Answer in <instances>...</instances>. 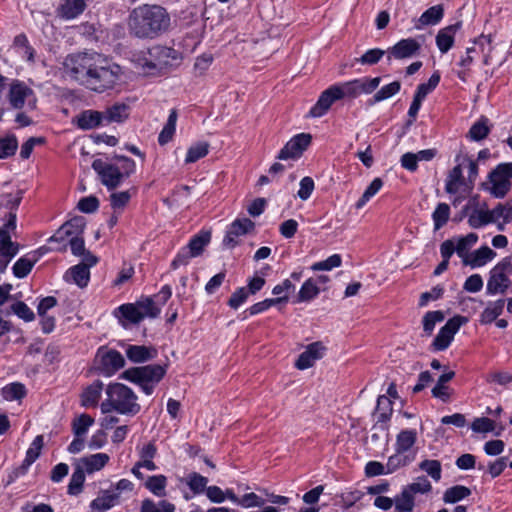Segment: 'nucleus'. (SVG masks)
<instances>
[{"label": "nucleus", "mask_w": 512, "mask_h": 512, "mask_svg": "<svg viewBox=\"0 0 512 512\" xmlns=\"http://www.w3.org/2000/svg\"><path fill=\"white\" fill-rule=\"evenodd\" d=\"M489 132L488 119L481 117L471 126L468 135L474 141H481L488 136Z\"/></svg>", "instance_id": "nucleus-43"}, {"label": "nucleus", "mask_w": 512, "mask_h": 512, "mask_svg": "<svg viewBox=\"0 0 512 512\" xmlns=\"http://www.w3.org/2000/svg\"><path fill=\"white\" fill-rule=\"evenodd\" d=\"M467 321L468 319L466 317L460 315L449 319L435 337L433 341L434 348L439 351L445 350L450 345L460 327L466 324Z\"/></svg>", "instance_id": "nucleus-10"}, {"label": "nucleus", "mask_w": 512, "mask_h": 512, "mask_svg": "<svg viewBox=\"0 0 512 512\" xmlns=\"http://www.w3.org/2000/svg\"><path fill=\"white\" fill-rule=\"evenodd\" d=\"M33 91L23 83L18 81L10 86L9 101L13 108L21 109L25 104V99L32 95Z\"/></svg>", "instance_id": "nucleus-21"}, {"label": "nucleus", "mask_w": 512, "mask_h": 512, "mask_svg": "<svg viewBox=\"0 0 512 512\" xmlns=\"http://www.w3.org/2000/svg\"><path fill=\"white\" fill-rule=\"evenodd\" d=\"M86 225L85 218L82 216L74 217L71 220L65 222L62 226L69 230V235L73 236H81L83 234L84 228Z\"/></svg>", "instance_id": "nucleus-64"}, {"label": "nucleus", "mask_w": 512, "mask_h": 512, "mask_svg": "<svg viewBox=\"0 0 512 512\" xmlns=\"http://www.w3.org/2000/svg\"><path fill=\"white\" fill-rule=\"evenodd\" d=\"M103 390V383L101 381H95L90 386H88L81 396V404L82 406L88 407H96Z\"/></svg>", "instance_id": "nucleus-28"}, {"label": "nucleus", "mask_w": 512, "mask_h": 512, "mask_svg": "<svg viewBox=\"0 0 512 512\" xmlns=\"http://www.w3.org/2000/svg\"><path fill=\"white\" fill-rule=\"evenodd\" d=\"M98 259L93 254H86V258L71 267L65 274L64 278L68 282H73L80 288L87 286L90 279V268L97 263Z\"/></svg>", "instance_id": "nucleus-8"}, {"label": "nucleus", "mask_w": 512, "mask_h": 512, "mask_svg": "<svg viewBox=\"0 0 512 512\" xmlns=\"http://www.w3.org/2000/svg\"><path fill=\"white\" fill-rule=\"evenodd\" d=\"M177 111L171 110L168 120L159 134L158 142L160 145H165L173 138L176 129Z\"/></svg>", "instance_id": "nucleus-38"}, {"label": "nucleus", "mask_w": 512, "mask_h": 512, "mask_svg": "<svg viewBox=\"0 0 512 512\" xmlns=\"http://www.w3.org/2000/svg\"><path fill=\"white\" fill-rule=\"evenodd\" d=\"M118 311L123 318L131 323H139L143 319L142 312L136 304H123Z\"/></svg>", "instance_id": "nucleus-56"}, {"label": "nucleus", "mask_w": 512, "mask_h": 512, "mask_svg": "<svg viewBox=\"0 0 512 512\" xmlns=\"http://www.w3.org/2000/svg\"><path fill=\"white\" fill-rule=\"evenodd\" d=\"M494 222L497 220H504L505 222H512V198L504 203H498L492 210Z\"/></svg>", "instance_id": "nucleus-45"}, {"label": "nucleus", "mask_w": 512, "mask_h": 512, "mask_svg": "<svg viewBox=\"0 0 512 512\" xmlns=\"http://www.w3.org/2000/svg\"><path fill=\"white\" fill-rule=\"evenodd\" d=\"M312 137L308 133H300L291 138L280 150L277 158L279 160H296L300 158L303 152L308 148Z\"/></svg>", "instance_id": "nucleus-11"}, {"label": "nucleus", "mask_w": 512, "mask_h": 512, "mask_svg": "<svg viewBox=\"0 0 512 512\" xmlns=\"http://www.w3.org/2000/svg\"><path fill=\"white\" fill-rule=\"evenodd\" d=\"M471 495V490L463 485H455L448 488L443 495L445 503H456Z\"/></svg>", "instance_id": "nucleus-39"}, {"label": "nucleus", "mask_w": 512, "mask_h": 512, "mask_svg": "<svg viewBox=\"0 0 512 512\" xmlns=\"http://www.w3.org/2000/svg\"><path fill=\"white\" fill-rule=\"evenodd\" d=\"M504 303L503 299L489 303L480 315V322L482 324H490L495 321L502 314Z\"/></svg>", "instance_id": "nucleus-34"}, {"label": "nucleus", "mask_w": 512, "mask_h": 512, "mask_svg": "<svg viewBox=\"0 0 512 512\" xmlns=\"http://www.w3.org/2000/svg\"><path fill=\"white\" fill-rule=\"evenodd\" d=\"M2 396L7 401L21 400L26 396V388L21 383H11L2 388Z\"/></svg>", "instance_id": "nucleus-44"}, {"label": "nucleus", "mask_w": 512, "mask_h": 512, "mask_svg": "<svg viewBox=\"0 0 512 512\" xmlns=\"http://www.w3.org/2000/svg\"><path fill=\"white\" fill-rule=\"evenodd\" d=\"M209 151V144L207 142H199L195 145H192L186 155L185 162L186 163H194L197 160L205 157Z\"/></svg>", "instance_id": "nucleus-57"}, {"label": "nucleus", "mask_w": 512, "mask_h": 512, "mask_svg": "<svg viewBox=\"0 0 512 512\" xmlns=\"http://www.w3.org/2000/svg\"><path fill=\"white\" fill-rule=\"evenodd\" d=\"M63 69L67 76L98 93L113 89L122 76L118 64L111 63L96 52L68 55L64 59Z\"/></svg>", "instance_id": "nucleus-1"}, {"label": "nucleus", "mask_w": 512, "mask_h": 512, "mask_svg": "<svg viewBox=\"0 0 512 512\" xmlns=\"http://www.w3.org/2000/svg\"><path fill=\"white\" fill-rule=\"evenodd\" d=\"M175 506L174 504L168 501H160L157 505L154 501L150 499H145L142 501L141 512H174Z\"/></svg>", "instance_id": "nucleus-51"}, {"label": "nucleus", "mask_w": 512, "mask_h": 512, "mask_svg": "<svg viewBox=\"0 0 512 512\" xmlns=\"http://www.w3.org/2000/svg\"><path fill=\"white\" fill-rule=\"evenodd\" d=\"M444 16V7L442 4H438L430 7L418 18L415 24L416 29H422L424 26L438 24Z\"/></svg>", "instance_id": "nucleus-22"}, {"label": "nucleus", "mask_w": 512, "mask_h": 512, "mask_svg": "<svg viewBox=\"0 0 512 512\" xmlns=\"http://www.w3.org/2000/svg\"><path fill=\"white\" fill-rule=\"evenodd\" d=\"M383 186V181L381 178H375L370 185L366 188L361 198L356 202L355 207L357 209H361L365 206V204L379 192V190Z\"/></svg>", "instance_id": "nucleus-52"}, {"label": "nucleus", "mask_w": 512, "mask_h": 512, "mask_svg": "<svg viewBox=\"0 0 512 512\" xmlns=\"http://www.w3.org/2000/svg\"><path fill=\"white\" fill-rule=\"evenodd\" d=\"M104 121L103 113L87 110L77 116V126L83 130H90L99 126Z\"/></svg>", "instance_id": "nucleus-27"}, {"label": "nucleus", "mask_w": 512, "mask_h": 512, "mask_svg": "<svg viewBox=\"0 0 512 512\" xmlns=\"http://www.w3.org/2000/svg\"><path fill=\"white\" fill-rule=\"evenodd\" d=\"M254 228L255 223L248 218L234 220L228 227L223 239L224 247L229 249L236 247L239 244L238 238L249 234Z\"/></svg>", "instance_id": "nucleus-13"}, {"label": "nucleus", "mask_w": 512, "mask_h": 512, "mask_svg": "<svg viewBox=\"0 0 512 512\" xmlns=\"http://www.w3.org/2000/svg\"><path fill=\"white\" fill-rule=\"evenodd\" d=\"M92 168L100 176L102 184L109 190L117 188L124 179L119 167L106 163L101 159L94 160Z\"/></svg>", "instance_id": "nucleus-9"}, {"label": "nucleus", "mask_w": 512, "mask_h": 512, "mask_svg": "<svg viewBox=\"0 0 512 512\" xmlns=\"http://www.w3.org/2000/svg\"><path fill=\"white\" fill-rule=\"evenodd\" d=\"M478 235L475 233H469L464 237L458 239L457 244H455L456 253L463 260L466 259L469 255L468 250L477 242Z\"/></svg>", "instance_id": "nucleus-48"}, {"label": "nucleus", "mask_w": 512, "mask_h": 512, "mask_svg": "<svg viewBox=\"0 0 512 512\" xmlns=\"http://www.w3.org/2000/svg\"><path fill=\"white\" fill-rule=\"evenodd\" d=\"M492 222H494L493 214H491V210L487 209L486 204L481 208L473 209L468 215V224L474 229L481 228Z\"/></svg>", "instance_id": "nucleus-24"}, {"label": "nucleus", "mask_w": 512, "mask_h": 512, "mask_svg": "<svg viewBox=\"0 0 512 512\" xmlns=\"http://www.w3.org/2000/svg\"><path fill=\"white\" fill-rule=\"evenodd\" d=\"M125 354L133 363H144L156 358L157 350L152 346L128 344L125 347Z\"/></svg>", "instance_id": "nucleus-19"}, {"label": "nucleus", "mask_w": 512, "mask_h": 512, "mask_svg": "<svg viewBox=\"0 0 512 512\" xmlns=\"http://www.w3.org/2000/svg\"><path fill=\"white\" fill-rule=\"evenodd\" d=\"M410 494L415 496V494H426L432 490V485L430 481L424 477L420 476L415 479V481L411 484H408L404 487Z\"/></svg>", "instance_id": "nucleus-59"}, {"label": "nucleus", "mask_w": 512, "mask_h": 512, "mask_svg": "<svg viewBox=\"0 0 512 512\" xmlns=\"http://www.w3.org/2000/svg\"><path fill=\"white\" fill-rule=\"evenodd\" d=\"M381 78H361L334 84L339 100H353L362 94L372 93L380 84Z\"/></svg>", "instance_id": "nucleus-5"}, {"label": "nucleus", "mask_w": 512, "mask_h": 512, "mask_svg": "<svg viewBox=\"0 0 512 512\" xmlns=\"http://www.w3.org/2000/svg\"><path fill=\"white\" fill-rule=\"evenodd\" d=\"M319 291L320 290L317 287L316 282L312 279H308L302 285L295 302L300 303L310 301L319 294Z\"/></svg>", "instance_id": "nucleus-49"}, {"label": "nucleus", "mask_w": 512, "mask_h": 512, "mask_svg": "<svg viewBox=\"0 0 512 512\" xmlns=\"http://www.w3.org/2000/svg\"><path fill=\"white\" fill-rule=\"evenodd\" d=\"M417 441V432L415 430H402L396 437L395 451L407 452Z\"/></svg>", "instance_id": "nucleus-33"}, {"label": "nucleus", "mask_w": 512, "mask_h": 512, "mask_svg": "<svg viewBox=\"0 0 512 512\" xmlns=\"http://www.w3.org/2000/svg\"><path fill=\"white\" fill-rule=\"evenodd\" d=\"M18 148V141L15 135L0 138V159L13 156Z\"/></svg>", "instance_id": "nucleus-50"}, {"label": "nucleus", "mask_w": 512, "mask_h": 512, "mask_svg": "<svg viewBox=\"0 0 512 512\" xmlns=\"http://www.w3.org/2000/svg\"><path fill=\"white\" fill-rule=\"evenodd\" d=\"M401 83L399 81L391 82L388 85L383 86L380 90H378L372 99L369 100V104L373 105L374 103L386 100L400 91Z\"/></svg>", "instance_id": "nucleus-42"}, {"label": "nucleus", "mask_w": 512, "mask_h": 512, "mask_svg": "<svg viewBox=\"0 0 512 512\" xmlns=\"http://www.w3.org/2000/svg\"><path fill=\"white\" fill-rule=\"evenodd\" d=\"M326 347L321 342L309 344L306 349L299 355L295 366L299 370H305L312 367L315 362L324 356Z\"/></svg>", "instance_id": "nucleus-16"}, {"label": "nucleus", "mask_w": 512, "mask_h": 512, "mask_svg": "<svg viewBox=\"0 0 512 512\" xmlns=\"http://www.w3.org/2000/svg\"><path fill=\"white\" fill-rule=\"evenodd\" d=\"M502 170L503 169L497 165L496 168L489 173V183L491 185L489 192L492 196L499 199L504 198L511 189V182L507 178V174Z\"/></svg>", "instance_id": "nucleus-14"}, {"label": "nucleus", "mask_w": 512, "mask_h": 512, "mask_svg": "<svg viewBox=\"0 0 512 512\" xmlns=\"http://www.w3.org/2000/svg\"><path fill=\"white\" fill-rule=\"evenodd\" d=\"M396 512H412L415 506L414 496L405 488L394 499Z\"/></svg>", "instance_id": "nucleus-41"}, {"label": "nucleus", "mask_w": 512, "mask_h": 512, "mask_svg": "<svg viewBox=\"0 0 512 512\" xmlns=\"http://www.w3.org/2000/svg\"><path fill=\"white\" fill-rule=\"evenodd\" d=\"M97 356L100 357L101 369L107 375H111L124 367L125 359L122 354L116 350H106L100 348Z\"/></svg>", "instance_id": "nucleus-15"}, {"label": "nucleus", "mask_w": 512, "mask_h": 512, "mask_svg": "<svg viewBox=\"0 0 512 512\" xmlns=\"http://www.w3.org/2000/svg\"><path fill=\"white\" fill-rule=\"evenodd\" d=\"M414 460V456L405 455L404 452H396L388 458L387 473H393L401 467L407 466Z\"/></svg>", "instance_id": "nucleus-40"}, {"label": "nucleus", "mask_w": 512, "mask_h": 512, "mask_svg": "<svg viewBox=\"0 0 512 512\" xmlns=\"http://www.w3.org/2000/svg\"><path fill=\"white\" fill-rule=\"evenodd\" d=\"M496 256V252L488 246H482L472 252L466 259L464 264L471 267H481Z\"/></svg>", "instance_id": "nucleus-23"}, {"label": "nucleus", "mask_w": 512, "mask_h": 512, "mask_svg": "<svg viewBox=\"0 0 512 512\" xmlns=\"http://www.w3.org/2000/svg\"><path fill=\"white\" fill-rule=\"evenodd\" d=\"M421 43L416 38H404L387 49V60H403L417 56L421 51Z\"/></svg>", "instance_id": "nucleus-12"}, {"label": "nucleus", "mask_w": 512, "mask_h": 512, "mask_svg": "<svg viewBox=\"0 0 512 512\" xmlns=\"http://www.w3.org/2000/svg\"><path fill=\"white\" fill-rule=\"evenodd\" d=\"M210 240L211 232L201 231L191 238L186 248L189 250L190 255L198 257L203 253L204 248L209 244Z\"/></svg>", "instance_id": "nucleus-29"}, {"label": "nucleus", "mask_w": 512, "mask_h": 512, "mask_svg": "<svg viewBox=\"0 0 512 512\" xmlns=\"http://www.w3.org/2000/svg\"><path fill=\"white\" fill-rule=\"evenodd\" d=\"M170 17L166 10L158 5H143L135 8L129 17L131 34L138 38H155L166 31Z\"/></svg>", "instance_id": "nucleus-2"}, {"label": "nucleus", "mask_w": 512, "mask_h": 512, "mask_svg": "<svg viewBox=\"0 0 512 512\" xmlns=\"http://www.w3.org/2000/svg\"><path fill=\"white\" fill-rule=\"evenodd\" d=\"M208 479L199 473L193 472L186 477V484L195 494H201L207 489Z\"/></svg>", "instance_id": "nucleus-53"}, {"label": "nucleus", "mask_w": 512, "mask_h": 512, "mask_svg": "<svg viewBox=\"0 0 512 512\" xmlns=\"http://www.w3.org/2000/svg\"><path fill=\"white\" fill-rule=\"evenodd\" d=\"M118 499V493L106 490L91 502V508L98 511H106L113 507Z\"/></svg>", "instance_id": "nucleus-32"}, {"label": "nucleus", "mask_w": 512, "mask_h": 512, "mask_svg": "<svg viewBox=\"0 0 512 512\" xmlns=\"http://www.w3.org/2000/svg\"><path fill=\"white\" fill-rule=\"evenodd\" d=\"M167 478L164 475H154L148 477L145 487L157 497L166 496Z\"/></svg>", "instance_id": "nucleus-35"}, {"label": "nucleus", "mask_w": 512, "mask_h": 512, "mask_svg": "<svg viewBox=\"0 0 512 512\" xmlns=\"http://www.w3.org/2000/svg\"><path fill=\"white\" fill-rule=\"evenodd\" d=\"M445 318V315L442 311H429L423 317V329L427 333V335H431L433 332L435 325L439 322H442Z\"/></svg>", "instance_id": "nucleus-61"}, {"label": "nucleus", "mask_w": 512, "mask_h": 512, "mask_svg": "<svg viewBox=\"0 0 512 512\" xmlns=\"http://www.w3.org/2000/svg\"><path fill=\"white\" fill-rule=\"evenodd\" d=\"M337 101H339V98L334 90V87L331 85L320 94L317 102L310 109L308 116L313 118L322 117Z\"/></svg>", "instance_id": "nucleus-17"}, {"label": "nucleus", "mask_w": 512, "mask_h": 512, "mask_svg": "<svg viewBox=\"0 0 512 512\" xmlns=\"http://www.w3.org/2000/svg\"><path fill=\"white\" fill-rule=\"evenodd\" d=\"M166 368V365L160 364L132 367L125 370L120 377L137 384L145 394L151 395L155 385L165 376Z\"/></svg>", "instance_id": "nucleus-4"}, {"label": "nucleus", "mask_w": 512, "mask_h": 512, "mask_svg": "<svg viewBox=\"0 0 512 512\" xmlns=\"http://www.w3.org/2000/svg\"><path fill=\"white\" fill-rule=\"evenodd\" d=\"M44 445V439L42 435H38L34 438L31 446L28 448L26 452V457L22 463V465L17 469L19 473L24 474L29 466L36 461V459L40 456L41 450Z\"/></svg>", "instance_id": "nucleus-26"}, {"label": "nucleus", "mask_w": 512, "mask_h": 512, "mask_svg": "<svg viewBox=\"0 0 512 512\" xmlns=\"http://www.w3.org/2000/svg\"><path fill=\"white\" fill-rule=\"evenodd\" d=\"M386 53L387 50L385 51L380 48L369 49L361 57L356 58L355 62L361 65L372 66L377 64Z\"/></svg>", "instance_id": "nucleus-55"}, {"label": "nucleus", "mask_w": 512, "mask_h": 512, "mask_svg": "<svg viewBox=\"0 0 512 512\" xmlns=\"http://www.w3.org/2000/svg\"><path fill=\"white\" fill-rule=\"evenodd\" d=\"M94 424V419L88 414H81L72 422V431L75 436L85 437L88 429Z\"/></svg>", "instance_id": "nucleus-46"}, {"label": "nucleus", "mask_w": 512, "mask_h": 512, "mask_svg": "<svg viewBox=\"0 0 512 512\" xmlns=\"http://www.w3.org/2000/svg\"><path fill=\"white\" fill-rule=\"evenodd\" d=\"M511 274V257H505L490 271V276L486 286L487 294H504L511 285V281L509 279Z\"/></svg>", "instance_id": "nucleus-7"}, {"label": "nucleus", "mask_w": 512, "mask_h": 512, "mask_svg": "<svg viewBox=\"0 0 512 512\" xmlns=\"http://www.w3.org/2000/svg\"><path fill=\"white\" fill-rule=\"evenodd\" d=\"M37 259H29L27 257H21L16 261V263L13 266V274L17 278H24L26 277L30 271L32 270L34 264L36 263Z\"/></svg>", "instance_id": "nucleus-62"}, {"label": "nucleus", "mask_w": 512, "mask_h": 512, "mask_svg": "<svg viewBox=\"0 0 512 512\" xmlns=\"http://www.w3.org/2000/svg\"><path fill=\"white\" fill-rule=\"evenodd\" d=\"M450 216V207L446 203H439L435 209V211L432 214V218L434 221V229L439 230L441 227H443L447 221L449 220Z\"/></svg>", "instance_id": "nucleus-54"}, {"label": "nucleus", "mask_w": 512, "mask_h": 512, "mask_svg": "<svg viewBox=\"0 0 512 512\" xmlns=\"http://www.w3.org/2000/svg\"><path fill=\"white\" fill-rule=\"evenodd\" d=\"M455 376L453 371L442 374L432 389V395L436 398L441 399L442 401H447L449 399L448 386L446 383L452 380Z\"/></svg>", "instance_id": "nucleus-37"}, {"label": "nucleus", "mask_w": 512, "mask_h": 512, "mask_svg": "<svg viewBox=\"0 0 512 512\" xmlns=\"http://www.w3.org/2000/svg\"><path fill=\"white\" fill-rule=\"evenodd\" d=\"M419 468L426 472L434 481L438 482L442 476L441 463L438 460H423L419 464Z\"/></svg>", "instance_id": "nucleus-58"}, {"label": "nucleus", "mask_w": 512, "mask_h": 512, "mask_svg": "<svg viewBox=\"0 0 512 512\" xmlns=\"http://www.w3.org/2000/svg\"><path fill=\"white\" fill-rule=\"evenodd\" d=\"M461 27L462 22L459 21L456 22L455 24L448 25L438 31L435 41L438 49L442 54L447 53L453 47L455 35Z\"/></svg>", "instance_id": "nucleus-18"}, {"label": "nucleus", "mask_w": 512, "mask_h": 512, "mask_svg": "<svg viewBox=\"0 0 512 512\" xmlns=\"http://www.w3.org/2000/svg\"><path fill=\"white\" fill-rule=\"evenodd\" d=\"M85 7L84 0H64L58 8V15L64 19H74L85 10Z\"/></svg>", "instance_id": "nucleus-25"}, {"label": "nucleus", "mask_w": 512, "mask_h": 512, "mask_svg": "<svg viewBox=\"0 0 512 512\" xmlns=\"http://www.w3.org/2000/svg\"><path fill=\"white\" fill-rule=\"evenodd\" d=\"M393 413V403L385 395H380L377 399V405L375 409V415L377 417V423H387Z\"/></svg>", "instance_id": "nucleus-31"}, {"label": "nucleus", "mask_w": 512, "mask_h": 512, "mask_svg": "<svg viewBox=\"0 0 512 512\" xmlns=\"http://www.w3.org/2000/svg\"><path fill=\"white\" fill-rule=\"evenodd\" d=\"M287 301H288L287 296L265 299L261 302H258V303H255L254 305H252L248 309V311H249L250 315H256V314H259V313L269 309L270 307H272L278 303H283V302L286 303Z\"/></svg>", "instance_id": "nucleus-63"}, {"label": "nucleus", "mask_w": 512, "mask_h": 512, "mask_svg": "<svg viewBox=\"0 0 512 512\" xmlns=\"http://www.w3.org/2000/svg\"><path fill=\"white\" fill-rule=\"evenodd\" d=\"M105 392L107 398L100 405L103 414L115 411L121 415L133 417L140 412L138 396L130 387L118 382L110 383Z\"/></svg>", "instance_id": "nucleus-3"}, {"label": "nucleus", "mask_w": 512, "mask_h": 512, "mask_svg": "<svg viewBox=\"0 0 512 512\" xmlns=\"http://www.w3.org/2000/svg\"><path fill=\"white\" fill-rule=\"evenodd\" d=\"M110 457L106 453H96L86 457H82L78 464L85 473L92 474L101 470L109 462Z\"/></svg>", "instance_id": "nucleus-20"}, {"label": "nucleus", "mask_w": 512, "mask_h": 512, "mask_svg": "<svg viewBox=\"0 0 512 512\" xmlns=\"http://www.w3.org/2000/svg\"><path fill=\"white\" fill-rule=\"evenodd\" d=\"M84 481L85 471L79 465H77L68 485V494L78 495L82 491Z\"/></svg>", "instance_id": "nucleus-47"}, {"label": "nucleus", "mask_w": 512, "mask_h": 512, "mask_svg": "<svg viewBox=\"0 0 512 512\" xmlns=\"http://www.w3.org/2000/svg\"><path fill=\"white\" fill-rule=\"evenodd\" d=\"M176 60H178L176 50L156 45L148 50L147 56L141 60L140 64L146 72L152 73L154 70L162 71L166 67L173 65V62Z\"/></svg>", "instance_id": "nucleus-6"}, {"label": "nucleus", "mask_w": 512, "mask_h": 512, "mask_svg": "<svg viewBox=\"0 0 512 512\" xmlns=\"http://www.w3.org/2000/svg\"><path fill=\"white\" fill-rule=\"evenodd\" d=\"M103 113L104 121L107 123L123 122L129 116V107L124 103H116L108 107Z\"/></svg>", "instance_id": "nucleus-30"}, {"label": "nucleus", "mask_w": 512, "mask_h": 512, "mask_svg": "<svg viewBox=\"0 0 512 512\" xmlns=\"http://www.w3.org/2000/svg\"><path fill=\"white\" fill-rule=\"evenodd\" d=\"M463 184L464 178L462 175V168L461 165H457L450 171L447 177L445 190L449 194H455Z\"/></svg>", "instance_id": "nucleus-36"}, {"label": "nucleus", "mask_w": 512, "mask_h": 512, "mask_svg": "<svg viewBox=\"0 0 512 512\" xmlns=\"http://www.w3.org/2000/svg\"><path fill=\"white\" fill-rule=\"evenodd\" d=\"M18 252V245L11 241V237L6 230L0 239V255L12 259Z\"/></svg>", "instance_id": "nucleus-60"}]
</instances>
